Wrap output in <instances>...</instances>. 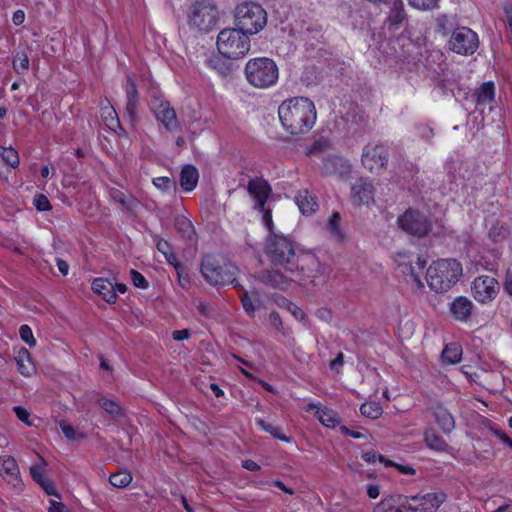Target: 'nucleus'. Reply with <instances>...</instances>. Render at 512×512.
Masks as SVG:
<instances>
[{
	"instance_id": "61",
	"label": "nucleus",
	"mask_w": 512,
	"mask_h": 512,
	"mask_svg": "<svg viewBox=\"0 0 512 512\" xmlns=\"http://www.w3.org/2000/svg\"><path fill=\"white\" fill-rule=\"evenodd\" d=\"M49 512H69L64 503L50 500Z\"/></svg>"
},
{
	"instance_id": "46",
	"label": "nucleus",
	"mask_w": 512,
	"mask_h": 512,
	"mask_svg": "<svg viewBox=\"0 0 512 512\" xmlns=\"http://www.w3.org/2000/svg\"><path fill=\"white\" fill-rule=\"evenodd\" d=\"M0 156L2 157L3 161L10 165L11 167L15 168L19 165V155L18 152L13 149L12 147L8 148H2V151L0 152Z\"/></svg>"
},
{
	"instance_id": "47",
	"label": "nucleus",
	"mask_w": 512,
	"mask_h": 512,
	"mask_svg": "<svg viewBox=\"0 0 512 512\" xmlns=\"http://www.w3.org/2000/svg\"><path fill=\"white\" fill-rule=\"evenodd\" d=\"M408 3L415 9L430 11L438 7L439 0H408Z\"/></svg>"
},
{
	"instance_id": "27",
	"label": "nucleus",
	"mask_w": 512,
	"mask_h": 512,
	"mask_svg": "<svg viewBox=\"0 0 512 512\" xmlns=\"http://www.w3.org/2000/svg\"><path fill=\"white\" fill-rule=\"evenodd\" d=\"M406 20L404 4L402 0H394L388 17V29L398 30L401 24Z\"/></svg>"
},
{
	"instance_id": "43",
	"label": "nucleus",
	"mask_w": 512,
	"mask_h": 512,
	"mask_svg": "<svg viewBox=\"0 0 512 512\" xmlns=\"http://www.w3.org/2000/svg\"><path fill=\"white\" fill-rule=\"evenodd\" d=\"M340 221L341 217L339 213L335 212L332 214L328 222V228L330 230V233L335 239L339 241L344 239V233L340 227Z\"/></svg>"
},
{
	"instance_id": "39",
	"label": "nucleus",
	"mask_w": 512,
	"mask_h": 512,
	"mask_svg": "<svg viewBox=\"0 0 512 512\" xmlns=\"http://www.w3.org/2000/svg\"><path fill=\"white\" fill-rule=\"evenodd\" d=\"M360 412L362 416L374 420L378 419L382 415L383 409L379 403L370 401L365 402L360 406Z\"/></svg>"
},
{
	"instance_id": "7",
	"label": "nucleus",
	"mask_w": 512,
	"mask_h": 512,
	"mask_svg": "<svg viewBox=\"0 0 512 512\" xmlns=\"http://www.w3.org/2000/svg\"><path fill=\"white\" fill-rule=\"evenodd\" d=\"M187 17L190 28L198 32L216 29L220 18L217 6L207 0L196 1L190 7Z\"/></svg>"
},
{
	"instance_id": "16",
	"label": "nucleus",
	"mask_w": 512,
	"mask_h": 512,
	"mask_svg": "<svg viewBox=\"0 0 512 512\" xmlns=\"http://www.w3.org/2000/svg\"><path fill=\"white\" fill-rule=\"evenodd\" d=\"M0 475L13 488L21 489L23 482L17 461L12 456H0Z\"/></svg>"
},
{
	"instance_id": "56",
	"label": "nucleus",
	"mask_w": 512,
	"mask_h": 512,
	"mask_svg": "<svg viewBox=\"0 0 512 512\" xmlns=\"http://www.w3.org/2000/svg\"><path fill=\"white\" fill-rule=\"evenodd\" d=\"M260 213H262V220H263V223L265 224V226L268 228V230L270 231V234L271 233H274L272 231V228H273V221H272V214H271V210L269 209H266L265 206H263V210H258Z\"/></svg>"
},
{
	"instance_id": "30",
	"label": "nucleus",
	"mask_w": 512,
	"mask_h": 512,
	"mask_svg": "<svg viewBox=\"0 0 512 512\" xmlns=\"http://www.w3.org/2000/svg\"><path fill=\"white\" fill-rule=\"evenodd\" d=\"M15 361L17 363L18 372L21 375L29 377L35 372V367L31 361V355L26 348L22 347L18 351Z\"/></svg>"
},
{
	"instance_id": "13",
	"label": "nucleus",
	"mask_w": 512,
	"mask_h": 512,
	"mask_svg": "<svg viewBox=\"0 0 512 512\" xmlns=\"http://www.w3.org/2000/svg\"><path fill=\"white\" fill-rule=\"evenodd\" d=\"M124 89L126 94L124 118L127 119L132 128H135L139 120L138 108L140 105V96L137 86L130 76L126 78Z\"/></svg>"
},
{
	"instance_id": "64",
	"label": "nucleus",
	"mask_w": 512,
	"mask_h": 512,
	"mask_svg": "<svg viewBox=\"0 0 512 512\" xmlns=\"http://www.w3.org/2000/svg\"><path fill=\"white\" fill-rule=\"evenodd\" d=\"M190 336L189 330L182 329V330H176L173 332L172 337L176 341H182L185 339H188Z\"/></svg>"
},
{
	"instance_id": "22",
	"label": "nucleus",
	"mask_w": 512,
	"mask_h": 512,
	"mask_svg": "<svg viewBox=\"0 0 512 512\" xmlns=\"http://www.w3.org/2000/svg\"><path fill=\"white\" fill-rule=\"evenodd\" d=\"M425 266L426 260L422 257H417L415 265H413L411 261L399 264L401 272L405 275H408L415 282L417 288L424 287V284L420 278V272L424 270Z\"/></svg>"
},
{
	"instance_id": "21",
	"label": "nucleus",
	"mask_w": 512,
	"mask_h": 512,
	"mask_svg": "<svg viewBox=\"0 0 512 512\" xmlns=\"http://www.w3.org/2000/svg\"><path fill=\"white\" fill-rule=\"evenodd\" d=\"M100 111L102 120L109 129L113 131H117V129H119V133H125L124 128L120 124L118 114L115 108L110 104L108 99H105L101 103Z\"/></svg>"
},
{
	"instance_id": "41",
	"label": "nucleus",
	"mask_w": 512,
	"mask_h": 512,
	"mask_svg": "<svg viewBox=\"0 0 512 512\" xmlns=\"http://www.w3.org/2000/svg\"><path fill=\"white\" fill-rule=\"evenodd\" d=\"M340 166L341 168H347L348 165L346 164V161L338 156H330L327 157L323 161V170L327 174H333L337 172V167Z\"/></svg>"
},
{
	"instance_id": "58",
	"label": "nucleus",
	"mask_w": 512,
	"mask_h": 512,
	"mask_svg": "<svg viewBox=\"0 0 512 512\" xmlns=\"http://www.w3.org/2000/svg\"><path fill=\"white\" fill-rule=\"evenodd\" d=\"M43 490L45 491V493L47 495H50V496H55L57 498H61V495L58 493V491L56 490L54 484L52 481L50 480H46L45 482L41 483L40 485Z\"/></svg>"
},
{
	"instance_id": "35",
	"label": "nucleus",
	"mask_w": 512,
	"mask_h": 512,
	"mask_svg": "<svg viewBox=\"0 0 512 512\" xmlns=\"http://www.w3.org/2000/svg\"><path fill=\"white\" fill-rule=\"evenodd\" d=\"M424 441L426 445L436 451H446L448 448L447 442L439 436L435 430L429 429L424 433Z\"/></svg>"
},
{
	"instance_id": "49",
	"label": "nucleus",
	"mask_w": 512,
	"mask_h": 512,
	"mask_svg": "<svg viewBox=\"0 0 512 512\" xmlns=\"http://www.w3.org/2000/svg\"><path fill=\"white\" fill-rule=\"evenodd\" d=\"M153 184L162 191H169L176 189V183L169 177H157L153 179Z\"/></svg>"
},
{
	"instance_id": "12",
	"label": "nucleus",
	"mask_w": 512,
	"mask_h": 512,
	"mask_svg": "<svg viewBox=\"0 0 512 512\" xmlns=\"http://www.w3.org/2000/svg\"><path fill=\"white\" fill-rule=\"evenodd\" d=\"M471 290L476 301L486 304L496 298L500 287L497 279L494 277L481 275L474 279Z\"/></svg>"
},
{
	"instance_id": "45",
	"label": "nucleus",
	"mask_w": 512,
	"mask_h": 512,
	"mask_svg": "<svg viewBox=\"0 0 512 512\" xmlns=\"http://www.w3.org/2000/svg\"><path fill=\"white\" fill-rule=\"evenodd\" d=\"M99 405L114 418L120 417L122 415L121 407L113 400L101 398L99 400Z\"/></svg>"
},
{
	"instance_id": "8",
	"label": "nucleus",
	"mask_w": 512,
	"mask_h": 512,
	"mask_svg": "<svg viewBox=\"0 0 512 512\" xmlns=\"http://www.w3.org/2000/svg\"><path fill=\"white\" fill-rule=\"evenodd\" d=\"M217 50L226 59L237 60L250 50L249 34H217Z\"/></svg>"
},
{
	"instance_id": "42",
	"label": "nucleus",
	"mask_w": 512,
	"mask_h": 512,
	"mask_svg": "<svg viewBox=\"0 0 512 512\" xmlns=\"http://www.w3.org/2000/svg\"><path fill=\"white\" fill-rule=\"evenodd\" d=\"M405 496L402 495H389L381 500L378 504L375 505L373 512H388L394 509L396 503L400 499H404Z\"/></svg>"
},
{
	"instance_id": "15",
	"label": "nucleus",
	"mask_w": 512,
	"mask_h": 512,
	"mask_svg": "<svg viewBox=\"0 0 512 512\" xmlns=\"http://www.w3.org/2000/svg\"><path fill=\"white\" fill-rule=\"evenodd\" d=\"M247 191L254 200V209L263 210L272 192L271 185L262 177L253 178L248 182Z\"/></svg>"
},
{
	"instance_id": "32",
	"label": "nucleus",
	"mask_w": 512,
	"mask_h": 512,
	"mask_svg": "<svg viewBox=\"0 0 512 512\" xmlns=\"http://www.w3.org/2000/svg\"><path fill=\"white\" fill-rule=\"evenodd\" d=\"M462 352V347L459 343L451 342L445 345L441 354V359L445 364H457L461 361Z\"/></svg>"
},
{
	"instance_id": "36",
	"label": "nucleus",
	"mask_w": 512,
	"mask_h": 512,
	"mask_svg": "<svg viewBox=\"0 0 512 512\" xmlns=\"http://www.w3.org/2000/svg\"><path fill=\"white\" fill-rule=\"evenodd\" d=\"M317 416L319 421L326 427L334 428L340 423V417L338 413L329 408H318Z\"/></svg>"
},
{
	"instance_id": "63",
	"label": "nucleus",
	"mask_w": 512,
	"mask_h": 512,
	"mask_svg": "<svg viewBox=\"0 0 512 512\" xmlns=\"http://www.w3.org/2000/svg\"><path fill=\"white\" fill-rule=\"evenodd\" d=\"M340 430L341 432L344 434V435H347V436H350L354 439H361V438H364V434L363 433H360L358 431H354V430H351L349 429L348 427L346 426H341L340 427Z\"/></svg>"
},
{
	"instance_id": "2",
	"label": "nucleus",
	"mask_w": 512,
	"mask_h": 512,
	"mask_svg": "<svg viewBox=\"0 0 512 512\" xmlns=\"http://www.w3.org/2000/svg\"><path fill=\"white\" fill-rule=\"evenodd\" d=\"M278 115L283 128L292 136H299L313 128L317 111L309 98L293 97L280 104Z\"/></svg>"
},
{
	"instance_id": "4",
	"label": "nucleus",
	"mask_w": 512,
	"mask_h": 512,
	"mask_svg": "<svg viewBox=\"0 0 512 512\" xmlns=\"http://www.w3.org/2000/svg\"><path fill=\"white\" fill-rule=\"evenodd\" d=\"M200 271L203 278L213 286L231 284L234 288H240L236 275L238 268L221 256L207 254L202 257Z\"/></svg>"
},
{
	"instance_id": "24",
	"label": "nucleus",
	"mask_w": 512,
	"mask_h": 512,
	"mask_svg": "<svg viewBox=\"0 0 512 512\" xmlns=\"http://www.w3.org/2000/svg\"><path fill=\"white\" fill-rule=\"evenodd\" d=\"M477 106L489 105L495 100V85L492 81L482 83L472 94Z\"/></svg>"
},
{
	"instance_id": "1",
	"label": "nucleus",
	"mask_w": 512,
	"mask_h": 512,
	"mask_svg": "<svg viewBox=\"0 0 512 512\" xmlns=\"http://www.w3.org/2000/svg\"><path fill=\"white\" fill-rule=\"evenodd\" d=\"M265 253L274 266L284 267L287 271L297 274L301 284L307 281L313 286L324 285L328 277V268L320 263L314 255L301 260L296 256L293 241L283 234H269Z\"/></svg>"
},
{
	"instance_id": "53",
	"label": "nucleus",
	"mask_w": 512,
	"mask_h": 512,
	"mask_svg": "<svg viewBox=\"0 0 512 512\" xmlns=\"http://www.w3.org/2000/svg\"><path fill=\"white\" fill-rule=\"evenodd\" d=\"M33 204L38 211H49L52 206L44 194H37L33 199Z\"/></svg>"
},
{
	"instance_id": "5",
	"label": "nucleus",
	"mask_w": 512,
	"mask_h": 512,
	"mask_svg": "<svg viewBox=\"0 0 512 512\" xmlns=\"http://www.w3.org/2000/svg\"><path fill=\"white\" fill-rule=\"evenodd\" d=\"M462 275V265L455 259L434 261L427 269L426 281L429 288L436 293L448 291Z\"/></svg>"
},
{
	"instance_id": "52",
	"label": "nucleus",
	"mask_w": 512,
	"mask_h": 512,
	"mask_svg": "<svg viewBox=\"0 0 512 512\" xmlns=\"http://www.w3.org/2000/svg\"><path fill=\"white\" fill-rule=\"evenodd\" d=\"M130 275L132 283L136 288L147 289L149 287V283L146 278L137 270L132 269L130 271Z\"/></svg>"
},
{
	"instance_id": "54",
	"label": "nucleus",
	"mask_w": 512,
	"mask_h": 512,
	"mask_svg": "<svg viewBox=\"0 0 512 512\" xmlns=\"http://www.w3.org/2000/svg\"><path fill=\"white\" fill-rule=\"evenodd\" d=\"M60 428L64 436L69 440H76L84 438L83 434H77L75 429L65 421L60 422Z\"/></svg>"
},
{
	"instance_id": "59",
	"label": "nucleus",
	"mask_w": 512,
	"mask_h": 512,
	"mask_svg": "<svg viewBox=\"0 0 512 512\" xmlns=\"http://www.w3.org/2000/svg\"><path fill=\"white\" fill-rule=\"evenodd\" d=\"M269 319L272 326L275 327L278 331H281L283 329V323L277 311H272L269 315Z\"/></svg>"
},
{
	"instance_id": "48",
	"label": "nucleus",
	"mask_w": 512,
	"mask_h": 512,
	"mask_svg": "<svg viewBox=\"0 0 512 512\" xmlns=\"http://www.w3.org/2000/svg\"><path fill=\"white\" fill-rule=\"evenodd\" d=\"M361 458L367 462V463H374L376 459L379 460V462L384 463L386 467H391L394 465V463L390 460H387L383 455L376 454L375 451L370 450L362 453Z\"/></svg>"
},
{
	"instance_id": "31",
	"label": "nucleus",
	"mask_w": 512,
	"mask_h": 512,
	"mask_svg": "<svg viewBox=\"0 0 512 512\" xmlns=\"http://www.w3.org/2000/svg\"><path fill=\"white\" fill-rule=\"evenodd\" d=\"M174 226L183 239H186L191 243L195 242L196 232L192 222L188 218L184 216H177L174 221Z\"/></svg>"
},
{
	"instance_id": "33",
	"label": "nucleus",
	"mask_w": 512,
	"mask_h": 512,
	"mask_svg": "<svg viewBox=\"0 0 512 512\" xmlns=\"http://www.w3.org/2000/svg\"><path fill=\"white\" fill-rule=\"evenodd\" d=\"M252 296H254V299L247 291L242 292L240 296L243 309L251 317L254 316L256 310L262 307V301L258 297L257 292H253Z\"/></svg>"
},
{
	"instance_id": "23",
	"label": "nucleus",
	"mask_w": 512,
	"mask_h": 512,
	"mask_svg": "<svg viewBox=\"0 0 512 512\" xmlns=\"http://www.w3.org/2000/svg\"><path fill=\"white\" fill-rule=\"evenodd\" d=\"M92 290L101 295L107 303H115L117 300V294L115 287L112 282L104 278H96L92 282Z\"/></svg>"
},
{
	"instance_id": "19",
	"label": "nucleus",
	"mask_w": 512,
	"mask_h": 512,
	"mask_svg": "<svg viewBox=\"0 0 512 512\" xmlns=\"http://www.w3.org/2000/svg\"><path fill=\"white\" fill-rule=\"evenodd\" d=\"M258 280L265 284L269 285L272 288L286 290L289 288L294 279L285 276L278 270H264L258 275Z\"/></svg>"
},
{
	"instance_id": "40",
	"label": "nucleus",
	"mask_w": 512,
	"mask_h": 512,
	"mask_svg": "<svg viewBox=\"0 0 512 512\" xmlns=\"http://www.w3.org/2000/svg\"><path fill=\"white\" fill-rule=\"evenodd\" d=\"M132 481V475L128 471H118L109 477V482L111 485L117 488H125Z\"/></svg>"
},
{
	"instance_id": "28",
	"label": "nucleus",
	"mask_w": 512,
	"mask_h": 512,
	"mask_svg": "<svg viewBox=\"0 0 512 512\" xmlns=\"http://www.w3.org/2000/svg\"><path fill=\"white\" fill-rule=\"evenodd\" d=\"M296 204L299 210L304 215H310L314 213L318 207L316 198L313 197L307 190L299 191L295 197Z\"/></svg>"
},
{
	"instance_id": "11",
	"label": "nucleus",
	"mask_w": 512,
	"mask_h": 512,
	"mask_svg": "<svg viewBox=\"0 0 512 512\" xmlns=\"http://www.w3.org/2000/svg\"><path fill=\"white\" fill-rule=\"evenodd\" d=\"M447 495L442 492H430L424 495L405 496L406 501L410 500L415 504L405 502L401 507L412 512H436L446 501Z\"/></svg>"
},
{
	"instance_id": "25",
	"label": "nucleus",
	"mask_w": 512,
	"mask_h": 512,
	"mask_svg": "<svg viewBox=\"0 0 512 512\" xmlns=\"http://www.w3.org/2000/svg\"><path fill=\"white\" fill-rule=\"evenodd\" d=\"M433 414L436 423L445 434L451 433L455 428V420L452 414L441 404L434 407Z\"/></svg>"
},
{
	"instance_id": "20",
	"label": "nucleus",
	"mask_w": 512,
	"mask_h": 512,
	"mask_svg": "<svg viewBox=\"0 0 512 512\" xmlns=\"http://www.w3.org/2000/svg\"><path fill=\"white\" fill-rule=\"evenodd\" d=\"M473 303L467 297L459 296L450 305V311L458 321H467L472 314Z\"/></svg>"
},
{
	"instance_id": "51",
	"label": "nucleus",
	"mask_w": 512,
	"mask_h": 512,
	"mask_svg": "<svg viewBox=\"0 0 512 512\" xmlns=\"http://www.w3.org/2000/svg\"><path fill=\"white\" fill-rule=\"evenodd\" d=\"M507 236V229L504 226L494 225L489 231V238L493 242H500Z\"/></svg>"
},
{
	"instance_id": "3",
	"label": "nucleus",
	"mask_w": 512,
	"mask_h": 512,
	"mask_svg": "<svg viewBox=\"0 0 512 512\" xmlns=\"http://www.w3.org/2000/svg\"><path fill=\"white\" fill-rule=\"evenodd\" d=\"M232 28H224L220 32H261L267 25L266 10L257 2L245 0L235 5Z\"/></svg>"
},
{
	"instance_id": "9",
	"label": "nucleus",
	"mask_w": 512,
	"mask_h": 512,
	"mask_svg": "<svg viewBox=\"0 0 512 512\" xmlns=\"http://www.w3.org/2000/svg\"><path fill=\"white\" fill-rule=\"evenodd\" d=\"M149 107L157 121L169 132H174L179 127V121L174 108L171 107L159 90H152L150 93Z\"/></svg>"
},
{
	"instance_id": "6",
	"label": "nucleus",
	"mask_w": 512,
	"mask_h": 512,
	"mask_svg": "<svg viewBox=\"0 0 512 512\" xmlns=\"http://www.w3.org/2000/svg\"><path fill=\"white\" fill-rule=\"evenodd\" d=\"M247 81L256 88H267L274 85L278 79V67L269 58L250 59L245 66Z\"/></svg>"
},
{
	"instance_id": "38",
	"label": "nucleus",
	"mask_w": 512,
	"mask_h": 512,
	"mask_svg": "<svg viewBox=\"0 0 512 512\" xmlns=\"http://www.w3.org/2000/svg\"><path fill=\"white\" fill-rule=\"evenodd\" d=\"M256 424L261 429H263L267 433L271 434L276 439H279L281 441L288 442V443L292 441L291 437H288L282 433L281 428L279 426H275L261 418L256 419Z\"/></svg>"
},
{
	"instance_id": "62",
	"label": "nucleus",
	"mask_w": 512,
	"mask_h": 512,
	"mask_svg": "<svg viewBox=\"0 0 512 512\" xmlns=\"http://www.w3.org/2000/svg\"><path fill=\"white\" fill-rule=\"evenodd\" d=\"M156 247L158 251L161 252L164 256L172 251L171 245L168 243V241L164 239H159L156 244Z\"/></svg>"
},
{
	"instance_id": "34",
	"label": "nucleus",
	"mask_w": 512,
	"mask_h": 512,
	"mask_svg": "<svg viewBox=\"0 0 512 512\" xmlns=\"http://www.w3.org/2000/svg\"><path fill=\"white\" fill-rule=\"evenodd\" d=\"M275 302L280 308L289 311L296 320L300 322H304L307 320L305 312L298 305H296L286 297L278 296Z\"/></svg>"
},
{
	"instance_id": "57",
	"label": "nucleus",
	"mask_w": 512,
	"mask_h": 512,
	"mask_svg": "<svg viewBox=\"0 0 512 512\" xmlns=\"http://www.w3.org/2000/svg\"><path fill=\"white\" fill-rule=\"evenodd\" d=\"M30 474L33 480L37 482L39 485H41V483L47 480L43 475L42 468L39 466H32L30 468Z\"/></svg>"
},
{
	"instance_id": "29",
	"label": "nucleus",
	"mask_w": 512,
	"mask_h": 512,
	"mask_svg": "<svg viewBox=\"0 0 512 512\" xmlns=\"http://www.w3.org/2000/svg\"><path fill=\"white\" fill-rule=\"evenodd\" d=\"M206 64L209 68L214 70L222 77H227L231 74L233 67L230 62L224 59L220 54H213L206 59Z\"/></svg>"
},
{
	"instance_id": "55",
	"label": "nucleus",
	"mask_w": 512,
	"mask_h": 512,
	"mask_svg": "<svg viewBox=\"0 0 512 512\" xmlns=\"http://www.w3.org/2000/svg\"><path fill=\"white\" fill-rule=\"evenodd\" d=\"M13 411L15 412L16 416L18 417V419L24 423H26L27 425L31 426L32 424L29 422V418H30V413L28 412V410H26L24 407L22 406H15L13 408Z\"/></svg>"
},
{
	"instance_id": "44",
	"label": "nucleus",
	"mask_w": 512,
	"mask_h": 512,
	"mask_svg": "<svg viewBox=\"0 0 512 512\" xmlns=\"http://www.w3.org/2000/svg\"><path fill=\"white\" fill-rule=\"evenodd\" d=\"M29 57L25 53H17L13 58V69L18 74H25L29 69Z\"/></svg>"
},
{
	"instance_id": "37",
	"label": "nucleus",
	"mask_w": 512,
	"mask_h": 512,
	"mask_svg": "<svg viewBox=\"0 0 512 512\" xmlns=\"http://www.w3.org/2000/svg\"><path fill=\"white\" fill-rule=\"evenodd\" d=\"M436 28L442 32H456L460 26L455 16L441 15L436 19Z\"/></svg>"
},
{
	"instance_id": "26",
	"label": "nucleus",
	"mask_w": 512,
	"mask_h": 512,
	"mask_svg": "<svg viewBox=\"0 0 512 512\" xmlns=\"http://www.w3.org/2000/svg\"><path fill=\"white\" fill-rule=\"evenodd\" d=\"M199 180V172L195 166L187 164L183 166L180 173V186L186 191L190 192L195 189Z\"/></svg>"
},
{
	"instance_id": "17",
	"label": "nucleus",
	"mask_w": 512,
	"mask_h": 512,
	"mask_svg": "<svg viewBox=\"0 0 512 512\" xmlns=\"http://www.w3.org/2000/svg\"><path fill=\"white\" fill-rule=\"evenodd\" d=\"M477 35L478 34H451L449 47L457 54H473L479 46Z\"/></svg>"
},
{
	"instance_id": "10",
	"label": "nucleus",
	"mask_w": 512,
	"mask_h": 512,
	"mask_svg": "<svg viewBox=\"0 0 512 512\" xmlns=\"http://www.w3.org/2000/svg\"><path fill=\"white\" fill-rule=\"evenodd\" d=\"M397 223L401 230L418 238L426 236L432 227L431 222L423 213L413 209H408L400 215Z\"/></svg>"
},
{
	"instance_id": "18",
	"label": "nucleus",
	"mask_w": 512,
	"mask_h": 512,
	"mask_svg": "<svg viewBox=\"0 0 512 512\" xmlns=\"http://www.w3.org/2000/svg\"><path fill=\"white\" fill-rule=\"evenodd\" d=\"M374 187L364 178L358 179L351 187V200L355 205L369 204L373 201Z\"/></svg>"
},
{
	"instance_id": "14",
	"label": "nucleus",
	"mask_w": 512,
	"mask_h": 512,
	"mask_svg": "<svg viewBox=\"0 0 512 512\" xmlns=\"http://www.w3.org/2000/svg\"><path fill=\"white\" fill-rule=\"evenodd\" d=\"M388 151L383 145L368 144L362 153V164L370 172L379 171L388 162Z\"/></svg>"
},
{
	"instance_id": "60",
	"label": "nucleus",
	"mask_w": 512,
	"mask_h": 512,
	"mask_svg": "<svg viewBox=\"0 0 512 512\" xmlns=\"http://www.w3.org/2000/svg\"><path fill=\"white\" fill-rule=\"evenodd\" d=\"M419 135L425 139L430 140L434 136L433 129L429 127L428 125H419L418 126Z\"/></svg>"
},
{
	"instance_id": "50",
	"label": "nucleus",
	"mask_w": 512,
	"mask_h": 512,
	"mask_svg": "<svg viewBox=\"0 0 512 512\" xmlns=\"http://www.w3.org/2000/svg\"><path fill=\"white\" fill-rule=\"evenodd\" d=\"M19 334L22 341L30 347H34L36 345V340L33 336L32 329L28 325H21L19 328Z\"/></svg>"
}]
</instances>
